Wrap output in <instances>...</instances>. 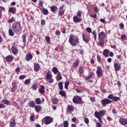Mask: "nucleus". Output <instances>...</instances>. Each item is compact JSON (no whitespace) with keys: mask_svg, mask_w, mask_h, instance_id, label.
<instances>
[{"mask_svg":"<svg viewBox=\"0 0 127 127\" xmlns=\"http://www.w3.org/2000/svg\"><path fill=\"white\" fill-rule=\"evenodd\" d=\"M52 71L55 75H56L57 74H58V73H59V70H58V68L56 66H54L53 67Z\"/></svg>","mask_w":127,"mask_h":127,"instance_id":"obj_24","label":"nucleus"},{"mask_svg":"<svg viewBox=\"0 0 127 127\" xmlns=\"http://www.w3.org/2000/svg\"><path fill=\"white\" fill-rule=\"evenodd\" d=\"M92 34L94 37V41H96V40H97V32H96V31L93 30L92 32Z\"/></svg>","mask_w":127,"mask_h":127,"instance_id":"obj_39","label":"nucleus"},{"mask_svg":"<svg viewBox=\"0 0 127 127\" xmlns=\"http://www.w3.org/2000/svg\"><path fill=\"white\" fill-rule=\"evenodd\" d=\"M28 106L29 108H35L36 105H35V102H34V101H31L29 104Z\"/></svg>","mask_w":127,"mask_h":127,"instance_id":"obj_23","label":"nucleus"},{"mask_svg":"<svg viewBox=\"0 0 127 127\" xmlns=\"http://www.w3.org/2000/svg\"><path fill=\"white\" fill-rule=\"evenodd\" d=\"M79 61L78 60L75 61V63H73V67H78V66H79Z\"/></svg>","mask_w":127,"mask_h":127,"instance_id":"obj_37","label":"nucleus"},{"mask_svg":"<svg viewBox=\"0 0 127 127\" xmlns=\"http://www.w3.org/2000/svg\"><path fill=\"white\" fill-rule=\"evenodd\" d=\"M51 10L52 12L55 13V12L58 10V7L55 5H53L51 7Z\"/></svg>","mask_w":127,"mask_h":127,"instance_id":"obj_20","label":"nucleus"},{"mask_svg":"<svg viewBox=\"0 0 127 127\" xmlns=\"http://www.w3.org/2000/svg\"><path fill=\"white\" fill-rule=\"evenodd\" d=\"M59 94L61 96H62L63 97H65V96H66V93L63 90L60 91Z\"/></svg>","mask_w":127,"mask_h":127,"instance_id":"obj_41","label":"nucleus"},{"mask_svg":"<svg viewBox=\"0 0 127 127\" xmlns=\"http://www.w3.org/2000/svg\"><path fill=\"white\" fill-rule=\"evenodd\" d=\"M91 78H93V77H94V76H95V73H94V72L91 71L90 73V75H89Z\"/></svg>","mask_w":127,"mask_h":127,"instance_id":"obj_64","label":"nucleus"},{"mask_svg":"<svg viewBox=\"0 0 127 127\" xmlns=\"http://www.w3.org/2000/svg\"><path fill=\"white\" fill-rule=\"evenodd\" d=\"M86 31L87 32H88V33H92V29L91 28H86Z\"/></svg>","mask_w":127,"mask_h":127,"instance_id":"obj_57","label":"nucleus"},{"mask_svg":"<svg viewBox=\"0 0 127 127\" xmlns=\"http://www.w3.org/2000/svg\"><path fill=\"white\" fill-rule=\"evenodd\" d=\"M59 102V100H58V99L57 98H55L52 100V103L53 104V105H57Z\"/></svg>","mask_w":127,"mask_h":127,"instance_id":"obj_31","label":"nucleus"},{"mask_svg":"<svg viewBox=\"0 0 127 127\" xmlns=\"http://www.w3.org/2000/svg\"><path fill=\"white\" fill-rule=\"evenodd\" d=\"M41 106L40 105H36L35 107V110L37 113H39L41 111Z\"/></svg>","mask_w":127,"mask_h":127,"instance_id":"obj_26","label":"nucleus"},{"mask_svg":"<svg viewBox=\"0 0 127 127\" xmlns=\"http://www.w3.org/2000/svg\"><path fill=\"white\" fill-rule=\"evenodd\" d=\"M56 35H57L58 36H59L60 34H61V32L59 30H57L56 33H55Z\"/></svg>","mask_w":127,"mask_h":127,"instance_id":"obj_58","label":"nucleus"},{"mask_svg":"<svg viewBox=\"0 0 127 127\" xmlns=\"http://www.w3.org/2000/svg\"><path fill=\"white\" fill-rule=\"evenodd\" d=\"M119 123L122 126H127V120L126 118H120L119 119Z\"/></svg>","mask_w":127,"mask_h":127,"instance_id":"obj_9","label":"nucleus"},{"mask_svg":"<svg viewBox=\"0 0 127 127\" xmlns=\"http://www.w3.org/2000/svg\"><path fill=\"white\" fill-rule=\"evenodd\" d=\"M45 40H46V41L48 42V43H49V42H50V37L49 36L46 37Z\"/></svg>","mask_w":127,"mask_h":127,"instance_id":"obj_54","label":"nucleus"},{"mask_svg":"<svg viewBox=\"0 0 127 127\" xmlns=\"http://www.w3.org/2000/svg\"><path fill=\"white\" fill-rule=\"evenodd\" d=\"M82 39L83 41H84V42L86 43H88L89 41H90V39L86 34H82Z\"/></svg>","mask_w":127,"mask_h":127,"instance_id":"obj_16","label":"nucleus"},{"mask_svg":"<svg viewBox=\"0 0 127 127\" xmlns=\"http://www.w3.org/2000/svg\"><path fill=\"white\" fill-rule=\"evenodd\" d=\"M101 105L103 107H106L107 105H109V104H112V100L108 99H102L101 101Z\"/></svg>","mask_w":127,"mask_h":127,"instance_id":"obj_6","label":"nucleus"},{"mask_svg":"<svg viewBox=\"0 0 127 127\" xmlns=\"http://www.w3.org/2000/svg\"><path fill=\"white\" fill-rule=\"evenodd\" d=\"M11 50L12 53H13L14 55H17V54L18 53V49H17L16 47L12 46L11 48Z\"/></svg>","mask_w":127,"mask_h":127,"instance_id":"obj_14","label":"nucleus"},{"mask_svg":"<svg viewBox=\"0 0 127 127\" xmlns=\"http://www.w3.org/2000/svg\"><path fill=\"white\" fill-rule=\"evenodd\" d=\"M33 58V56L31 53H29L25 56V59L26 61H29Z\"/></svg>","mask_w":127,"mask_h":127,"instance_id":"obj_17","label":"nucleus"},{"mask_svg":"<svg viewBox=\"0 0 127 127\" xmlns=\"http://www.w3.org/2000/svg\"><path fill=\"white\" fill-rule=\"evenodd\" d=\"M78 71L80 74H83L84 73V68H83V67H80Z\"/></svg>","mask_w":127,"mask_h":127,"instance_id":"obj_45","label":"nucleus"},{"mask_svg":"<svg viewBox=\"0 0 127 127\" xmlns=\"http://www.w3.org/2000/svg\"><path fill=\"white\" fill-rule=\"evenodd\" d=\"M30 120L32 121V122H33V121H34V115H31L30 117Z\"/></svg>","mask_w":127,"mask_h":127,"instance_id":"obj_60","label":"nucleus"},{"mask_svg":"<svg viewBox=\"0 0 127 127\" xmlns=\"http://www.w3.org/2000/svg\"><path fill=\"white\" fill-rule=\"evenodd\" d=\"M121 100V98L120 97H118L117 96H114L113 99H112V101L114 102H118V101H120Z\"/></svg>","mask_w":127,"mask_h":127,"instance_id":"obj_40","label":"nucleus"},{"mask_svg":"<svg viewBox=\"0 0 127 127\" xmlns=\"http://www.w3.org/2000/svg\"><path fill=\"white\" fill-rule=\"evenodd\" d=\"M58 85H59V88L60 90H63V82H60L58 83Z\"/></svg>","mask_w":127,"mask_h":127,"instance_id":"obj_34","label":"nucleus"},{"mask_svg":"<svg viewBox=\"0 0 127 127\" xmlns=\"http://www.w3.org/2000/svg\"><path fill=\"white\" fill-rule=\"evenodd\" d=\"M5 108V105L2 103H0V109H3Z\"/></svg>","mask_w":127,"mask_h":127,"instance_id":"obj_61","label":"nucleus"},{"mask_svg":"<svg viewBox=\"0 0 127 127\" xmlns=\"http://www.w3.org/2000/svg\"><path fill=\"white\" fill-rule=\"evenodd\" d=\"M77 16L78 17H81L82 16V11L78 10L77 13Z\"/></svg>","mask_w":127,"mask_h":127,"instance_id":"obj_46","label":"nucleus"},{"mask_svg":"<svg viewBox=\"0 0 127 127\" xmlns=\"http://www.w3.org/2000/svg\"><path fill=\"white\" fill-rule=\"evenodd\" d=\"M30 82H31L30 79H28L25 80L24 83L25 85H29V84H30Z\"/></svg>","mask_w":127,"mask_h":127,"instance_id":"obj_44","label":"nucleus"},{"mask_svg":"<svg viewBox=\"0 0 127 127\" xmlns=\"http://www.w3.org/2000/svg\"><path fill=\"white\" fill-rule=\"evenodd\" d=\"M94 12L95 13H98V12H99V9L98 8V7H97V6L94 7Z\"/></svg>","mask_w":127,"mask_h":127,"instance_id":"obj_55","label":"nucleus"},{"mask_svg":"<svg viewBox=\"0 0 127 127\" xmlns=\"http://www.w3.org/2000/svg\"><path fill=\"white\" fill-rule=\"evenodd\" d=\"M120 27L121 29H124L125 28V25L123 23H120Z\"/></svg>","mask_w":127,"mask_h":127,"instance_id":"obj_59","label":"nucleus"},{"mask_svg":"<svg viewBox=\"0 0 127 127\" xmlns=\"http://www.w3.org/2000/svg\"><path fill=\"white\" fill-rule=\"evenodd\" d=\"M114 67L115 71H120L122 68L121 64L119 62H115L114 64Z\"/></svg>","mask_w":127,"mask_h":127,"instance_id":"obj_8","label":"nucleus"},{"mask_svg":"<svg viewBox=\"0 0 127 127\" xmlns=\"http://www.w3.org/2000/svg\"><path fill=\"white\" fill-rule=\"evenodd\" d=\"M40 69V64L38 63H34V70L35 72H38Z\"/></svg>","mask_w":127,"mask_h":127,"instance_id":"obj_12","label":"nucleus"},{"mask_svg":"<svg viewBox=\"0 0 127 127\" xmlns=\"http://www.w3.org/2000/svg\"><path fill=\"white\" fill-rule=\"evenodd\" d=\"M11 28L14 33H18L22 28V27H21V24L20 23V22L18 21L14 22L12 24Z\"/></svg>","mask_w":127,"mask_h":127,"instance_id":"obj_2","label":"nucleus"},{"mask_svg":"<svg viewBox=\"0 0 127 127\" xmlns=\"http://www.w3.org/2000/svg\"><path fill=\"white\" fill-rule=\"evenodd\" d=\"M37 87L38 86L36 83H33L31 88L33 90L36 91V90H37Z\"/></svg>","mask_w":127,"mask_h":127,"instance_id":"obj_33","label":"nucleus"},{"mask_svg":"<svg viewBox=\"0 0 127 127\" xmlns=\"http://www.w3.org/2000/svg\"><path fill=\"white\" fill-rule=\"evenodd\" d=\"M70 84V82L69 81H67L65 82L64 83V88L65 89H68V87H69V84Z\"/></svg>","mask_w":127,"mask_h":127,"instance_id":"obj_42","label":"nucleus"},{"mask_svg":"<svg viewBox=\"0 0 127 127\" xmlns=\"http://www.w3.org/2000/svg\"><path fill=\"white\" fill-rule=\"evenodd\" d=\"M62 80V76H61V73L60 72H58L57 75V81L59 82V81H61Z\"/></svg>","mask_w":127,"mask_h":127,"instance_id":"obj_28","label":"nucleus"},{"mask_svg":"<svg viewBox=\"0 0 127 127\" xmlns=\"http://www.w3.org/2000/svg\"><path fill=\"white\" fill-rule=\"evenodd\" d=\"M68 126H69V123H68V121H65L64 122V127H68Z\"/></svg>","mask_w":127,"mask_h":127,"instance_id":"obj_47","label":"nucleus"},{"mask_svg":"<svg viewBox=\"0 0 127 127\" xmlns=\"http://www.w3.org/2000/svg\"><path fill=\"white\" fill-rule=\"evenodd\" d=\"M45 90V87L44 85H41L39 92L40 94H44L45 93V90Z\"/></svg>","mask_w":127,"mask_h":127,"instance_id":"obj_21","label":"nucleus"},{"mask_svg":"<svg viewBox=\"0 0 127 127\" xmlns=\"http://www.w3.org/2000/svg\"><path fill=\"white\" fill-rule=\"evenodd\" d=\"M96 127H102V124L101 123H99V122H97L96 123Z\"/></svg>","mask_w":127,"mask_h":127,"instance_id":"obj_63","label":"nucleus"},{"mask_svg":"<svg viewBox=\"0 0 127 127\" xmlns=\"http://www.w3.org/2000/svg\"><path fill=\"white\" fill-rule=\"evenodd\" d=\"M126 38H127V35L125 34L122 35L121 36V39H122L123 40H126Z\"/></svg>","mask_w":127,"mask_h":127,"instance_id":"obj_53","label":"nucleus"},{"mask_svg":"<svg viewBox=\"0 0 127 127\" xmlns=\"http://www.w3.org/2000/svg\"><path fill=\"white\" fill-rule=\"evenodd\" d=\"M25 75H21L19 76V80H23V79H25Z\"/></svg>","mask_w":127,"mask_h":127,"instance_id":"obj_50","label":"nucleus"},{"mask_svg":"<svg viewBox=\"0 0 127 127\" xmlns=\"http://www.w3.org/2000/svg\"><path fill=\"white\" fill-rule=\"evenodd\" d=\"M68 42L72 46H77L80 43L78 36H76V39H75V35L73 34L70 35Z\"/></svg>","mask_w":127,"mask_h":127,"instance_id":"obj_1","label":"nucleus"},{"mask_svg":"<svg viewBox=\"0 0 127 127\" xmlns=\"http://www.w3.org/2000/svg\"><path fill=\"white\" fill-rule=\"evenodd\" d=\"M43 13L44 15H47L49 12H48V10L47 9L44 8L43 9Z\"/></svg>","mask_w":127,"mask_h":127,"instance_id":"obj_36","label":"nucleus"},{"mask_svg":"<svg viewBox=\"0 0 127 127\" xmlns=\"http://www.w3.org/2000/svg\"><path fill=\"white\" fill-rule=\"evenodd\" d=\"M94 115L95 117H96V118L99 120V123L103 124V121H102V117L106 115V111L101 110L99 111V112L98 111H95Z\"/></svg>","mask_w":127,"mask_h":127,"instance_id":"obj_3","label":"nucleus"},{"mask_svg":"<svg viewBox=\"0 0 127 127\" xmlns=\"http://www.w3.org/2000/svg\"><path fill=\"white\" fill-rule=\"evenodd\" d=\"M109 53H110V51L108 49H105L103 51V55L105 57H109Z\"/></svg>","mask_w":127,"mask_h":127,"instance_id":"obj_22","label":"nucleus"},{"mask_svg":"<svg viewBox=\"0 0 127 127\" xmlns=\"http://www.w3.org/2000/svg\"><path fill=\"white\" fill-rule=\"evenodd\" d=\"M13 122H10V125H9L10 127H14L15 125H16V124H15V119H13Z\"/></svg>","mask_w":127,"mask_h":127,"instance_id":"obj_35","label":"nucleus"},{"mask_svg":"<svg viewBox=\"0 0 127 127\" xmlns=\"http://www.w3.org/2000/svg\"><path fill=\"white\" fill-rule=\"evenodd\" d=\"M15 21V19H14V17H12L11 19H9L8 21V22L9 23H12V22Z\"/></svg>","mask_w":127,"mask_h":127,"instance_id":"obj_43","label":"nucleus"},{"mask_svg":"<svg viewBox=\"0 0 127 127\" xmlns=\"http://www.w3.org/2000/svg\"><path fill=\"white\" fill-rule=\"evenodd\" d=\"M64 6H65L64 4L62 5L60 7L59 10H64Z\"/></svg>","mask_w":127,"mask_h":127,"instance_id":"obj_62","label":"nucleus"},{"mask_svg":"<svg viewBox=\"0 0 127 127\" xmlns=\"http://www.w3.org/2000/svg\"><path fill=\"white\" fill-rule=\"evenodd\" d=\"M35 102L36 105H41V99L39 98H36L35 99Z\"/></svg>","mask_w":127,"mask_h":127,"instance_id":"obj_30","label":"nucleus"},{"mask_svg":"<svg viewBox=\"0 0 127 127\" xmlns=\"http://www.w3.org/2000/svg\"><path fill=\"white\" fill-rule=\"evenodd\" d=\"M22 41L24 43V45H25V43H26V35L25 34L22 35Z\"/></svg>","mask_w":127,"mask_h":127,"instance_id":"obj_25","label":"nucleus"},{"mask_svg":"<svg viewBox=\"0 0 127 127\" xmlns=\"http://www.w3.org/2000/svg\"><path fill=\"white\" fill-rule=\"evenodd\" d=\"M74 111V106L72 105H68L67 107V112H73Z\"/></svg>","mask_w":127,"mask_h":127,"instance_id":"obj_18","label":"nucleus"},{"mask_svg":"<svg viewBox=\"0 0 127 127\" xmlns=\"http://www.w3.org/2000/svg\"><path fill=\"white\" fill-rule=\"evenodd\" d=\"M84 123H85V124H86V125L89 124V123L90 122V121L89 120V119H88V118H85L84 119Z\"/></svg>","mask_w":127,"mask_h":127,"instance_id":"obj_49","label":"nucleus"},{"mask_svg":"<svg viewBox=\"0 0 127 127\" xmlns=\"http://www.w3.org/2000/svg\"><path fill=\"white\" fill-rule=\"evenodd\" d=\"M89 59H90V63L92 64V65L95 64V60H94V59H93V57H92V58H89Z\"/></svg>","mask_w":127,"mask_h":127,"instance_id":"obj_51","label":"nucleus"},{"mask_svg":"<svg viewBox=\"0 0 127 127\" xmlns=\"http://www.w3.org/2000/svg\"><path fill=\"white\" fill-rule=\"evenodd\" d=\"M65 13V10H59L58 16H63Z\"/></svg>","mask_w":127,"mask_h":127,"instance_id":"obj_29","label":"nucleus"},{"mask_svg":"<svg viewBox=\"0 0 127 127\" xmlns=\"http://www.w3.org/2000/svg\"><path fill=\"white\" fill-rule=\"evenodd\" d=\"M97 61H98V62H99V63L102 62V58H101V56H100V55H98L97 56Z\"/></svg>","mask_w":127,"mask_h":127,"instance_id":"obj_48","label":"nucleus"},{"mask_svg":"<svg viewBox=\"0 0 127 127\" xmlns=\"http://www.w3.org/2000/svg\"><path fill=\"white\" fill-rule=\"evenodd\" d=\"M8 12H10L12 14H14V13H16V8L12 7L9 8Z\"/></svg>","mask_w":127,"mask_h":127,"instance_id":"obj_19","label":"nucleus"},{"mask_svg":"<svg viewBox=\"0 0 127 127\" xmlns=\"http://www.w3.org/2000/svg\"><path fill=\"white\" fill-rule=\"evenodd\" d=\"M39 6H41V7H43V0H39Z\"/></svg>","mask_w":127,"mask_h":127,"instance_id":"obj_52","label":"nucleus"},{"mask_svg":"<svg viewBox=\"0 0 127 127\" xmlns=\"http://www.w3.org/2000/svg\"><path fill=\"white\" fill-rule=\"evenodd\" d=\"M105 36H106V33L104 32H101L98 34V39L99 40H103L105 38Z\"/></svg>","mask_w":127,"mask_h":127,"instance_id":"obj_15","label":"nucleus"},{"mask_svg":"<svg viewBox=\"0 0 127 127\" xmlns=\"http://www.w3.org/2000/svg\"><path fill=\"white\" fill-rule=\"evenodd\" d=\"M12 30V29H9L8 30V33L10 36H13L14 35V32Z\"/></svg>","mask_w":127,"mask_h":127,"instance_id":"obj_32","label":"nucleus"},{"mask_svg":"<svg viewBox=\"0 0 127 127\" xmlns=\"http://www.w3.org/2000/svg\"><path fill=\"white\" fill-rule=\"evenodd\" d=\"M96 74L98 78H101L103 76V71H102V67L101 66H97Z\"/></svg>","mask_w":127,"mask_h":127,"instance_id":"obj_7","label":"nucleus"},{"mask_svg":"<svg viewBox=\"0 0 127 127\" xmlns=\"http://www.w3.org/2000/svg\"><path fill=\"white\" fill-rule=\"evenodd\" d=\"M51 123H52V118L49 116L46 117L45 124L46 125H49V124H51Z\"/></svg>","mask_w":127,"mask_h":127,"instance_id":"obj_10","label":"nucleus"},{"mask_svg":"<svg viewBox=\"0 0 127 127\" xmlns=\"http://www.w3.org/2000/svg\"><path fill=\"white\" fill-rule=\"evenodd\" d=\"M108 99H110V100H113L114 99V95L110 94L108 96Z\"/></svg>","mask_w":127,"mask_h":127,"instance_id":"obj_56","label":"nucleus"},{"mask_svg":"<svg viewBox=\"0 0 127 127\" xmlns=\"http://www.w3.org/2000/svg\"><path fill=\"white\" fill-rule=\"evenodd\" d=\"M73 20L74 22H75L76 23H78L79 22H81L82 21V18H79L78 16L75 15L73 17Z\"/></svg>","mask_w":127,"mask_h":127,"instance_id":"obj_13","label":"nucleus"},{"mask_svg":"<svg viewBox=\"0 0 127 127\" xmlns=\"http://www.w3.org/2000/svg\"><path fill=\"white\" fill-rule=\"evenodd\" d=\"M46 79L48 80V82L50 84H52L54 82L53 79H52V74H51V72L49 70L47 73Z\"/></svg>","mask_w":127,"mask_h":127,"instance_id":"obj_5","label":"nucleus"},{"mask_svg":"<svg viewBox=\"0 0 127 127\" xmlns=\"http://www.w3.org/2000/svg\"><path fill=\"white\" fill-rule=\"evenodd\" d=\"M72 102L74 104H78L79 105L83 104V101L81 97L76 95L72 98Z\"/></svg>","mask_w":127,"mask_h":127,"instance_id":"obj_4","label":"nucleus"},{"mask_svg":"<svg viewBox=\"0 0 127 127\" xmlns=\"http://www.w3.org/2000/svg\"><path fill=\"white\" fill-rule=\"evenodd\" d=\"M1 103L4 104L5 105H7V106H9V105H10V101H8V100L3 99L1 100Z\"/></svg>","mask_w":127,"mask_h":127,"instance_id":"obj_27","label":"nucleus"},{"mask_svg":"<svg viewBox=\"0 0 127 127\" xmlns=\"http://www.w3.org/2000/svg\"><path fill=\"white\" fill-rule=\"evenodd\" d=\"M99 45L103 47L105 45V41L103 40H99Z\"/></svg>","mask_w":127,"mask_h":127,"instance_id":"obj_38","label":"nucleus"},{"mask_svg":"<svg viewBox=\"0 0 127 127\" xmlns=\"http://www.w3.org/2000/svg\"><path fill=\"white\" fill-rule=\"evenodd\" d=\"M5 59L7 62H12L13 59H14V57L12 55H8L5 58Z\"/></svg>","mask_w":127,"mask_h":127,"instance_id":"obj_11","label":"nucleus"}]
</instances>
